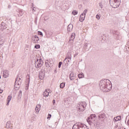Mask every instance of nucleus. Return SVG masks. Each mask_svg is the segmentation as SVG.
<instances>
[{"label":"nucleus","mask_w":129,"mask_h":129,"mask_svg":"<svg viewBox=\"0 0 129 129\" xmlns=\"http://www.w3.org/2000/svg\"><path fill=\"white\" fill-rule=\"evenodd\" d=\"M99 86L103 92H108L110 91L112 88L111 82L106 79L101 80L99 83Z\"/></svg>","instance_id":"1"},{"label":"nucleus","mask_w":129,"mask_h":129,"mask_svg":"<svg viewBox=\"0 0 129 129\" xmlns=\"http://www.w3.org/2000/svg\"><path fill=\"white\" fill-rule=\"evenodd\" d=\"M109 3L111 7H112V8H114V9L118 8V7H119V5H120L119 0H110Z\"/></svg>","instance_id":"2"},{"label":"nucleus","mask_w":129,"mask_h":129,"mask_svg":"<svg viewBox=\"0 0 129 129\" xmlns=\"http://www.w3.org/2000/svg\"><path fill=\"white\" fill-rule=\"evenodd\" d=\"M88 123L90 125H93L95 128H98V127H99V125H100V122H98L96 119L90 121L88 122Z\"/></svg>","instance_id":"3"},{"label":"nucleus","mask_w":129,"mask_h":129,"mask_svg":"<svg viewBox=\"0 0 129 129\" xmlns=\"http://www.w3.org/2000/svg\"><path fill=\"white\" fill-rule=\"evenodd\" d=\"M18 78H19V75H17V78L16 79V81L15 83L14 87L16 90H19V89H20V87H21V86H20V83L21 84V82H20L19 80H18Z\"/></svg>","instance_id":"4"},{"label":"nucleus","mask_w":129,"mask_h":129,"mask_svg":"<svg viewBox=\"0 0 129 129\" xmlns=\"http://www.w3.org/2000/svg\"><path fill=\"white\" fill-rule=\"evenodd\" d=\"M43 64H44V62L43 61V59H42V58H39V61H38L37 62L35 63V68L37 69H38L42 67Z\"/></svg>","instance_id":"5"},{"label":"nucleus","mask_w":129,"mask_h":129,"mask_svg":"<svg viewBox=\"0 0 129 129\" xmlns=\"http://www.w3.org/2000/svg\"><path fill=\"white\" fill-rule=\"evenodd\" d=\"M86 103H82L79 105L78 107V109L79 111H84L85 110V107H86Z\"/></svg>","instance_id":"6"},{"label":"nucleus","mask_w":129,"mask_h":129,"mask_svg":"<svg viewBox=\"0 0 129 129\" xmlns=\"http://www.w3.org/2000/svg\"><path fill=\"white\" fill-rule=\"evenodd\" d=\"M85 124L81 122H78L76 124H74L73 126V129H78L79 127H84Z\"/></svg>","instance_id":"7"},{"label":"nucleus","mask_w":129,"mask_h":129,"mask_svg":"<svg viewBox=\"0 0 129 129\" xmlns=\"http://www.w3.org/2000/svg\"><path fill=\"white\" fill-rule=\"evenodd\" d=\"M45 73H46L45 70H42L41 71H40L39 73V78L41 80L43 79L45 76Z\"/></svg>","instance_id":"8"},{"label":"nucleus","mask_w":129,"mask_h":129,"mask_svg":"<svg viewBox=\"0 0 129 129\" xmlns=\"http://www.w3.org/2000/svg\"><path fill=\"white\" fill-rule=\"evenodd\" d=\"M96 117V115L95 114H92L87 119V122L91 121L92 120H94V118Z\"/></svg>","instance_id":"9"},{"label":"nucleus","mask_w":129,"mask_h":129,"mask_svg":"<svg viewBox=\"0 0 129 129\" xmlns=\"http://www.w3.org/2000/svg\"><path fill=\"white\" fill-rule=\"evenodd\" d=\"M6 37L2 34L0 35V45H3L5 43Z\"/></svg>","instance_id":"10"},{"label":"nucleus","mask_w":129,"mask_h":129,"mask_svg":"<svg viewBox=\"0 0 129 129\" xmlns=\"http://www.w3.org/2000/svg\"><path fill=\"white\" fill-rule=\"evenodd\" d=\"M26 77L27 78L26 80V81H27L28 84H27V85L25 87V89H26V90H28V89H29V86L30 85V75L27 74Z\"/></svg>","instance_id":"11"},{"label":"nucleus","mask_w":129,"mask_h":129,"mask_svg":"<svg viewBox=\"0 0 129 129\" xmlns=\"http://www.w3.org/2000/svg\"><path fill=\"white\" fill-rule=\"evenodd\" d=\"M69 77H70V80H74V79H76V75H75L73 73H71L70 74Z\"/></svg>","instance_id":"12"},{"label":"nucleus","mask_w":129,"mask_h":129,"mask_svg":"<svg viewBox=\"0 0 129 129\" xmlns=\"http://www.w3.org/2000/svg\"><path fill=\"white\" fill-rule=\"evenodd\" d=\"M10 74H9V71L7 70H5L4 71L3 73V77L5 78H7V77H9Z\"/></svg>","instance_id":"13"},{"label":"nucleus","mask_w":129,"mask_h":129,"mask_svg":"<svg viewBox=\"0 0 129 129\" xmlns=\"http://www.w3.org/2000/svg\"><path fill=\"white\" fill-rule=\"evenodd\" d=\"M45 65L47 67H52V66L51 61H49V60L45 61Z\"/></svg>","instance_id":"14"},{"label":"nucleus","mask_w":129,"mask_h":129,"mask_svg":"<svg viewBox=\"0 0 129 129\" xmlns=\"http://www.w3.org/2000/svg\"><path fill=\"white\" fill-rule=\"evenodd\" d=\"M85 20V15L82 14L80 16V22H83Z\"/></svg>","instance_id":"15"},{"label":"nucleus","mask_w":129,"mask_h":129,"mask_svg":"<svg viewBox=\"0 0 129 129\" xmlns=\"http://www.w3.org/2000/svg\"><path fill=\"white\" fill-rule=\"evenodd\" d=\"M40 109H41V105H37L35 108L36 113H38Z\"/></svg>","instance_id":"16"},{"label":"nucleus","mask_w":129,"mask_h":129,"mask_svg":"<svg viewBox=\"0 0 129 129\" xmlns=\"http://www.w3.org/2000/svg\"><path fill=\"white\" fill-rule=\"evenodd\" d=\"M120 119H121V116H117L114 118L113 120H114V122H116V121H118V120H120Z\"/></svg>","instance_id":"17"},{"label":"nucleus","mask_w":129,"mask_h":129,"mask_svg":"<svg viewBox=\"0 0 129 129\" xmlns=\"http://www.w3.org/2000/svg\"><path fill=\"white\" fill-rule=\"evenodd\" d=\"M73 29V25L69 24L68 26V32H71Z\"/></svg>","instance_id":"18"},{"label":"nucleus","mask_w":129,"mask_h":129,"mask_svg":"<svg viewBox=\"0 0 129 129\" xmlns=\"http://www.w3.org/2000/svg\"><path fill=\"white\" fill-rule=\"evenodd\" d=\"M74 39H75V33H73L71 35L69 41H74Z\"/></svg>","instance_id":"19"},{"label":"nucleus","mask_w":129,"mask_h":129,"mask_svg":"<svg viewBox=\"0 0 129 129\" xmlns=\"http://www.w3.org/2000/svg\"><path fill=\"white\" fill-rule=\"evenodd\" d=\"M12 95H9L8 97V102L6 104V105H7V106L10 104V102L11 101V100H12Z\"/></svg>","instance_id":"20"},{"label":"nucleus","mask_w":129,"mask_h":129,"mask_svg":"<svg viewBox=\"0 0 129 129\" xmlns=\"http://www.w3.org/2000/svg\"><path fill=\"white\" fill-rule=\"evenodd\" d=\"M88 43H85L84 46V49L85 51H89V48H88Z\"/></svg>","instance_id":"21"},{"label":"nucleus","mask_w":129,"mask_h":129,"mask_svg":"<svg viewBox=\"0 0 129 129\" xmlns=\"http://www.w3.org/2000/svg\"><path fill=\"white\" fill-rule=\"evenodd\" d=\"M43 96H44L45 97H48V96H49V92L47 91V90H45L43 92Z\"/></svg>","instance_id":"22"},{"label":"nucleus","mask_w":129,"mask_h":129,"mask_svg":"<svg viewBox=\"0 0 129 129\" xmlns=\"http://www.w3.org/2000/svg\"><path fill=\"white\" fill-rule=\"evenodd\" d=\"M53 33H45V35L46 37V38H50L51 36H52Z\"/></svg>","instance_id":"23"},{"label":"nucleus","mask_w":129,"mask_h":129,"mask_svg":"<svg viewBox=\"0 0 129 129\" xmlns=\"http://www.w3.org/2000/svg\"><path fill=\"white\" fill-rule=\"evenodd\" d=\"M78 77L80 79L81 78H84V74L83 73H81L78 75Z\"/></svg>","instance_id":"24"},{"label":"nucleus","mask_w":129,"mask_h":129,"mask_svg":"<svg viewBox=\"0 0 129 129\" xmlns=\"http://www.w3.org/2000/svg\"><path fill=\"white\" fill-rule=\"evenodd\" d=\"M39 40H40V39H39V38H38V37H37V38H33V39H32L33 43H38V41H39Z\"/></svg>","instance_id":"25"},{"label":"nucleus","mask_w":129,"mask_h":129,"mask_svg":"<svg viewBox=\"0 0 129 129\" xmlns=\"http://www.w3.org/2000/svg\"><path fill=\"white\" fill-rule=\"evenodd\" d=\"M3 30H4V31L5 29H7V26L2 24L0 26V30H3Z\"/></svg>","instance_id":"26"},{"label":"nucleus","mask_w":129,"mask_h":129,"mask_svg":"<svg viewBox=\"0 0 129 129\" xmlns=\"http://www.w3.org/2000/svg\"><path fill=\"white\" fill-rule=\"evenodd\" d=\"M59 87H60V88H61V89L64 88V87H65V83H61L60 84Z\"/></svg>","instance_id":"27"},{"label":"nucleus","mask_w":129,"mask_h":129,"mask_svg":"<svg viewBox=\"0 0 129 129\" xmlns=\"http://www.w3.org/2000/svg\"><path fill=\"white\" fill-rule=\"evenodd\" d=\"M23 15H24V12L22 11H19V12L18 14L19 17H22V16H23Z\"/></svg>","instance_id":"28"},{"label":"nucleus","mask_w":129,"mask_h":129,"mask_svg":"<svg viewBox=\"0 0 129 129\" xmlns=\"http://www.w3.org/2000/svg\"><path fill=\"white\" fill-rule=\"evenodd\" d=\"M72 14L74 16H76V15L78 14V12H77L76 10H75L73 11Z\"/></svg>","instance_id":"29"},{"label":"nucleus","mask_w":129,"mask_h":129,"mask_svg":"<svg viewBox=\"0 0 129 129\" xmlns=\"http://www.w3.org/2000/svg\"><path fill=\"white\" fill-rule=\"evenodd\" d=\"M40 44H36L35 45L34 48H35V49H40Z\"/></svg>","instance_id":"30"},{"label":"nucleus","mask_w":129,"mask_h":129,"mask_svg":"<svg viewBox=\"0 0 129 129\" xmlns=\"http://www.w3.org/2000/svg\"><path fill=\"white\" fill-rule=\"evenodd\" d=\"M88 12L87 9H85L82 14H83L84 16H86V14Z\"/></svg>","instance_id":"31"},{"label":"nucleus","mask_w":129,"mask_h":129,"mask_svg":"<svg viewBox=\"0 0 129 129\" xmlns=\"http://www.w3.org/2000/svg\"><path fill=\"white\" fill-rule=\"evenodd\" d=\"M18 97H22V91H20L18 94Z\"/></svg>","instance_id":"32"},{"label":"nucleus","mask_w":129,"mask_h":129,"mask_svg":"<svg viewBox=\"0 0 129 129\" xmlns=\"http://www.w3.org/2000/svg\"><path fill=\"white\" fill-rule=\"evenodd\" d=\"M35 63H38L40 61V59L39 58L35 57Z\"/></svg>","instance_id":"33"},{"label":"nucleus","mask_w":129,"mask_h":129,"mask_svg":"<svg viewBox=\"0 0 129 129\" xmlns=\"http://www.w3.org/2000/svg\"><path fill=\"white\" fill-rule=\"evenodd\" d=\"M62 61H59L58 63V68H61V66H62Z\"/></svg>","instance_id":"34"},{"label":"nucleus","mask_w":129,"mask_h":129,"mask_svg":"<svg viewBox=\"0 0 129 129\" xmlns=\"http://www.w3.org/2000/svg\"><path fill=\"white\" fill-rule=\"evenodd\" d=\"M51 116H52V115L50 113H48V117H47V119H49V118H51Z\"/></svg>","instance_id":"35"},{"label":"nucleus","mask_w":129,"mask_h":129,"mask_svg":"<svg viewBox=\"0 0 129 129\" xmlns=\"http://www.w3.org/2000/svg\"><path fill=\"white\" fill-rule=\"evenodd\" d=\"M104 116H105V114H102V115H101L100 116V117H101V118H104Z\"/></svg>","instance_id":"36"},{"label":"nucleus","mask_w":129,"mask_h":129,"mask_svg":"<svg viewBox=\"0 0 129 129\" xmlns=\"http://www.w3.org/2000/svg\"><path fill=\"white\" fill-rule=\"evenodd\" d=\"M38 38H39V37L37 35L32 36V39H38Z\"/></svg>","instance_id":"37"},{"label":"nucleus","mask_w":129,"mask_h":129,"mask_svg":"<svg viewBox=\"0 0 129 129\" xmlns=\"http://www.w3.org/2000/svg\"><path fill=\"white\" fill-rule=\"evenodd\" d=\"M11 121H8L7 122L6 125H9V126H10V125H11Z\"/></svg>","instance_id":"38"},{"label":"nucleus","mask_w":129,"mask_h":129,"mask_svg":"<svg viewBox=\"0 0 129 129\" xmlns=\"http://www.w3.org/2000/svg\"><path fill=\"white\" fill-rule=\"evenodd\" d=\"M96 19H97V20H100V16L97 15H96Z\"/></svg>","instance_id":"39"},{"label":"nucleus","mask_w":129,"mask_h":129,"mask_svg":"<svg viewBox=\"0 0 129 129\" xmlns=\"http://www.w3.org/2000/svg\"><path fill=\"white\" fill-rule=\"evenodd\" d=\"M63 63H67V64H68V61H67V59L66 58L63 60Z\"/></svg>","instance_id":"40"},{"label":"nucleus","mask_w":129,"mask_h":129,"mask_svg":"<svg viewBox=\"0 0 129 129\" xmlns=\"http://www.w3.org/2000/svg\"><path fill=\"white\" fill-rule=\"evenodd\" d=\"M38 35L41 36V37H43V33H38Z\"/></svg>","instance_id":"41"},{"label":"nucleus","mask_w":129,"mask_h":129,"mask_svg":"<svg viewBox=\"0 0 129 129\" xmlns=\"http://www.w3.org/2000/svg\"><path fill=\"white\" fill-rule=\"evenodd\" d=\"M38 19H37V18H36L35 19V21H34V23H35V24H37V20Z\"/></svg>","instance_id":"42"},{"label":"nucleus","mask_w":129,"mask_h":129,"mask_svg":"<svg viewBox=\"0 0 129 129\" xmlns=\"http://www.w3.org/2000/svg\"><path fill=\"white\" fill-rule=\"evenodd\" d=\"M0 32H4V27H2V29H0Z\"/></svg>","instance_id":"43"},{"label":"nucleus","mask_w":129,"mask_h":129,"mask_svg":"<svg viewBox=\"0 0 129 129\" xmlns=\"http://www.w3.org/2000/svg\"><path fill=\"white\" fill-rule=\"evenodd\" d=\"M3 91H4L3 90L0 89V94L1 93H3Z\"/></svg>","instance_id":"44"},{"label":"nucleus","mask_w":129,"mask_h":129,"mask_svg":"<svg viewBox=\"0 0 129 129\" xmlns=\"http://www.w3.org/2000/svg\"><path fill=\"white\" fill-rule=\"evenodd\" d=\"M77 55H78V53H76L74 54V57H76V56H77Z\"/></svg>","instance_id":"45"},{"label":"nucleus","mask_w":129,"mask_h":129,"mask_svg":"<svg viewBox=\"0 0 129 129\" xmlns=\"http://www.w3.org/2000/svg\"><path fill=\"white\" fill-rule=\"evenodd\" d=\"M55 102H56V101H55V100H53L52 103H53V104L55 103Z\"/></svg>","instance_id":"46"},{"label":"nucleus","mask_w":129,"mask_h":129,"mask_svg":"<svg viewBox=\"0 0 129 129\" xmlns=\"http://www.w3.org/2000/svg\"><path fill=\"white\" fill-rule=\"evenodd\" d=\"M67 61V62H70V60H69V59H68V58H66Z\"/></svg>","instance_id":"47"},{"label":"nucleus","mask_w":129,"mask_h":129,"mask_svg":"<svg viewBox=\"0 0 129 129\" xmlns=\"http://www.w3.org/2000/svg\"><path fill=\"white\" fill-rule=\"evenodd\" d=\"M54 73H57V69L54 70Z\"/></svg>","instance_id":"48"},{"label":"nucleus","mask_w":129,"mask_h":129,"mask_svg":"<svg viewBox=\"0 0 129 129\" xmlns=\"http://www.w3.org/2000/svg\"><path fill=\"white\" fill-rule=\"evenodd\" d=\"M68 58V59H69V60H71V57H67Z\"/></svg>","instance_id":"49"},{"label":"nucleus","mask_w":129,"mask_h":129,"mask_svg":"<svg viewBox=\"0 0 129 129\" xmlns=\"http://www.w3.org/2000/svg\"><path fill=\"white\" fill-rule=\"evenodd\" d=\"M11 7H12V6H11V5H9V6H8V8H9V9H11Z\"/></svg>","instance_id":"50"},{"label":"nucleus","mask_w":129,"mask_h":129,"mask_svg":"<svg viewBox=\"0 0 129 129\" xmlns=\"http://www.w3.org/2000/svg\"><path fill=\"white\" fill-rule=\"evenodd\" d=\"M5 23L4 22H2L1 25H4Z\"/></svg>","instance_id":"51"},{"label":"nucleus","mask_w":129,"mask_h":129,"mask_svg":"<svg viewBox=\"0 0 129 129\" xmlns=\"http://www.w3.org/2000/svg\"><path fill=\"white\" fill-rule=\"evenodd\" d=\"M37 33H42L41 31H38Z\"/></svg>","instance_id":"52"},{"label":"nucleus","mask_w":129,"mask_h":129,"mask_svg":"<svg viewBox=\"0 0 129 129\" xmlns=\"http://www.w3.org/2000/svg\"><path fill=\"white\" fill-rule=\"evenodd\" d=\"M2 78V76L0 75V79Z\"/></svg>","instance_id":"53"},{"label":"nucleus","mask_w":129,"mask_h":129,"mask_svg":"<svg viewBox=\"0 0 129 129\" xmlns=\"http://www.w3.org/2000/svg\"><path fill=\"white\" fill-rule=\"evenodd\" d=\"M19 80H21V78H19Z\"/></svg>","instance_id":"54"},{"label":"nucleus","mask_w":129,"mask_h":129,"mask_svg":"<svg viewBox=\"0 0 129 129\" xmlns=\"http://www.w3.org/2000/svg\"><path fill=\"white\" fill-rule=\"evenodd\" d=\"M33 11H35V9H33Z\"/></svg>","instance_id":"55"},{"label":"nucleus","mask_w":129,"mask_h":129,"mask_svg":"<svg viewBox=\"0 0 129 129\" xmlns=\"http://www.w3.org/2000/svg\"><path fill=\"white\" fill-rule=\"evenodd\" d=\"M119 129H121V128H120Z\"/></svg>","instance_id":"56"}]
</instances>
